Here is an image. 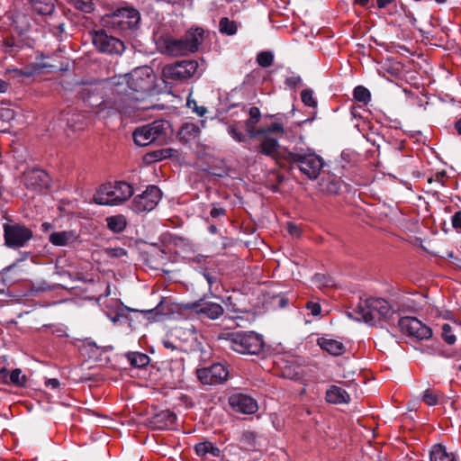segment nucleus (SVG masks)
Masks as SVG:
<instances>
[{"label": "nucleus", "mask_w": 461, "mask_h": 461, "mask_svg": "<svg viewBox=\"0 0 461 461\" xmlns=\"http://www.w3.org/2000/svg\"><path fill=\"white\" fill-rule=\"evenodd\" d=\"M302 84V78L299 76H291L286 77L285 85L290 88H295Z\"/></svg>", "instance_id": "43"}, {"label": "nucleus", "mask_w": 461, "mask_h": 461, "mask_svg": "<svg viewBox=\"0 0 461 461\" xmlns=\"http://www.w3.org/2000/svg\"><path fill=\"white\" fill-rule=\"evenodd\" d=\"M106 222L109 230L114 233L122 232L127 225V221L122 215H113L106 218Z\"/></svg>", "instance_id": "30"}, {"label": "nucleus", "mask_w": 461, "mask_h": 461, "mask_svg": "<svg viewBox=\"0 0 461 461\" xmlns=\"http://www.w3.org/2000/svg\"><path fill=\"white\" fill-rule=\"evenodd\" d=\"M319 185L321 192L329 194H336L340 190L341 181L336 176L329 175L321 178Z\"/></svg>", "instance_id": "26"}, {"label": "nucleus", "mask_w": 461, "mask_h": 461, "mask_svg": "<svg viewBox=\"0 0 461 461\" xmlns=\"http://www.w3.org/2000/svg\"><path fill=\"white\" fill-rule=\"evenodd\" d=\"M185 309L210 320H217L224 312V309L220 303L205 299H200L194 303H187Z\"/></svg>", "instance_id": "15"}, {"label": "nucleus", "mask_w": 461, "mask_h": 461, "mask_svg": "<svg viewBox=\"0 0 461 461\" xmlns=\"http://www.w3.org/2000/svg\"><path fill=\"white\" fill-rule=\"evenodd\" d=\"M287 158L296 163L300 171L309 179H316L323 167L322 158L313 152L294 149L288 152Z\"/></svg>", "instance_id": "7"}, {"label": "nucleus", "mask_w": 461, "mask_h": 461, "mask_svg": "<svg viewBox=\"0 0 461 461\" xmlns=\"http://www.w3.org/2000/svg\"><path fill=\"white\" fill-rule=\"evenodd\" d=\"M176 421V415L169 411L163 410L154 414L150 419L151 426L159 430L172 429Z\"/></svg>", "instance_id": "22"}, {"label": "nucleus", "mask_w": 461, "mask_h": 461, "mask_svg": "<svg viewBox=\"0 0 461 461\" xmlns=\"http://www.w3.org/2000/svg\"><path fill=\"white\" fill-rule=\"evenodd\" d=\"M9 88V83L0 78V94L5 93Z\"/></svg>", "instance_id": "52"}, {"label": "nucleus", "mask_w": 461, "mask_h": 461, "mask_svg": "<svg viewBox=\"0 0 461 461\" xmlns=\"http://www.w3.org/2000/svg\"><path fill=\"white\" fill-rule=\"evenodd\" d=\"M164 346H165L166 348H171V349L175 348V347L173 346V344H172L171 342H169V341H165V342H164Z\"/></svg>", "instance_id": "60"}, {"label": "nucleus", "mask_w": 461, "mask_h": 461, "mask_svg": "<svg viewBox=\"0 0 461 461\" xmlns=\"http://www.w3.org/2000/svg\"><path fill=\"white\" fill-rule=\"evenodd\" d=\"M45 385L49 388L56 390L59 387L60 383H59V379H57V378H50V379H46Z\"/></svg>", "instance_id": "48"}, {"label": "nucleus", "mask_w": 461, "mask_h": 461, "mask_svg": "<svg viewBox=\"0 0 461 461\" xmlns=\"http://www.w3.org/2000/svg\"><path fill=\"white\" fill-rule=\"evenodd\" d=\"M197 376L203 384H216V381L209 367H204L197 370Z\"/></svg>", "instance_id": "36"}, {"label": "nucleus", "mask_w": 461, "mask_h": 461, "mask_svg": "<svg viewBox=\"0 0 461 461\" xmlns=\"http://www.w3.org/2000/svg\"><path fill=\"white\" fill-rule=\"evenodd\" d=\"M354 3L365 6L368 3V0H354Z\"/></svg>", "instance_id": "58"}, {"label": "nucleus", "mask_w": 461, "mask_h": 461, "mask_svg": "<svg viewBox=\"0 0 461 461\" xmlns=\"http://www.w3.org/2000/svg\"><path fill=\"white\" fill-rule=\"evenodd\" d=\"M127 357L131 366L139 368L144 367L149 363V357L144 353L131 352L128 354Z\"/></svg>", "instance_id": "33"}, {"label": "nucleus", "mask_w": 461, "mask_h": 461, "mask_svg": "<svg viewBox=\"0 0 461 461\" xmlns=\"http://www.w3.org/2000/svg\"><path fill=\"white\" fill-rule=\"evenodd\" d=\"M109 294H110V285H107L104 296H108Z\"/></svg>", "instance_id": "63"}, {"label": "nucleus", "mask_w": 461, "mask_h": 461, "mask_svg": "<svg viewBox=\"0 0 461 461\" xmlns=\"http://www.w3.org/2000/svg\"><path fill=\"white\" fill-rule=\"evenodd\" d=\"M119 80L120 81H118L117 85L122 86L125 84L131 91L128 92L126 89H123V91H126L128 99L131 102L137 101L139 98L132 95L134 93H144L150 90L152 83V69L148 66L139 67L133 69L131 73L120 77ZM118 92L121 93L122 90H118Z\"/></svg>", "instance_id": "5"}, {"label": "nucleus", "mask_w": 461, "mask_h": 461, "mask_svg": "<svg viewBox=\"0 0 461 461\" xmlns=\"http://www.w3.org/2000/svg\"><path fill=\"white\" fill-rule=\"evenodd\" d=\"M444 177H445L444 172L438 173L435 175V176L433 178L430 179V182H438L441 185H444Z\"/></svg>", "instance_id": "50"}, {"label": "nucleus", "mask_w": 461, "mask_h": 461, "mask_svg": "<svg viewBox=\"0 0 461 461\" xmlns=\"http://www.w3.org/2000/svg\"><path fill=\"white\" fill-rule=\"evenodd\" d=\"M106 254L111 258H122L126 256L127 251L122 248H113L108 249Z\"/></svg>", "instance_id": "42"}, {"label": "nucleus", "mask_w": 461, "mask_h": 461, "mask_svg": "<svg viewBox=\"0 0 461 461\" xmlns=\"http://www.w3.org/2000/svg\"><path fill=\"white\" fill-rule=\"evenodd\" d=\"M52 228H53V225L51 223H50V222H43L41 224V230L43 231H49Z\"/></svg>", "instance_id": "55"}, {"label": "nucleus", "mask_w": 461, "mask_h": 461, "mask_svg": "<svg viewBox=\"0 0 461 461\" xmlns=\"http://www.w3.org/2000/svg\"><path fill=\"white\" fill-rule=\"evenodd\" d=\"M168 126V122L159 120L139 127L133 131L134 142L140 147L148 146L156 141L163 143L167 139Z\"/></svg>", "instance_id": "8"}, {"label": "nucleus", "mask_w": 461, "mask_h": 461, "mask_svg": "<svg viewBox=\"0 0 461 461\" xmlns=\"http://www.w3.org/2000/svg\"><path fill=\"white\" fill-rule=\"evenodd\" d=\"M430 461H456L453 452H448L441 444L434 445L429 453Z\"/></svg>", "instance_id": "27"}, {"label": "nucleus", "mask_w": 461, "mask_h": 461, "mask_svg": "<svg viewBox=\"0 0 461 461\" xmlns=\"http://www.w3.org/2000/svg\"><path fill=\"white\" fill-rule=\"evenodd\" d=\"M107 317L113 322V323H116L117 321H120L122 315L118 312H115L113 315H110L109 313H107Z\"/></svg>", "instance_id": "54"}, {"label": "nucleus", "mask_w": 461, "mask_h": 461, "mask_svg": "<svg viewBox=\"0 0 461 461\" xmlns=\"http://www.w3.org/2000/svg\"><path fill=\"white\" fill-rule=\"evenodd\" d=\"M216 230H217V228H216L214 225H211V226L209 227V231H210L211 233H215V232H216Z\"/></svg>", "instance_id": "62"}, {"label": "nucleus", "mask_w": 461, "mask_h": 461, "mask_svg": "<svg viewBox=\"0 0 461 461\" xmlns=\"http://www.w3.org/2000/svg\"><path fill=\"white\" fill-rule=\"evenodd\" d=\"M174 152L175 150L172 149L155 150L153 152L148 153L146 156V159L149 162L160 161L164 158L172 157Z\"/></svg>", "instance_id": "34"}, {"label": "nucleus", "mask_w": 461, "mask_h": 461, "mask_svg": "<svg viewBox=\"0 0 461 461\" xmlns=\"http://www.w3.org/2000/svg\"><path fill=\"white\" fill-rule=\"evenodd\" d=\"M92 40L95 47L102 53L121 55L125 50L121 40L107 34L104 30L95 32Z\"/></svg>", "instance_id": "13"}, {"label": "nucleus", "mask_w": 461, "mask_h": 461, "mask_svg": "<svg viewBox=\"0 0 461 461\" xmlns=\"http://www.w3.org/2000/svg\"><path fill=\"white\" fill-rule=\"evenodd\" d=\"M325 397L328 402L333 404L348 403L350 400L348 392L338 385L330 386L326 391Z\"/></svg>", "instance_id": "24"}, {"label": "nucleus", "mask_w": 461, "mask_h": 461, "mask_svg": "<svg viewBox=\"0 0 461 461\" xmlns=\"http://www.w3.org/2000/svg\"><path fill=\"white\" fill-rule=\"evenodd\" d=\"M441 336L444 341L447 342L448 345H453L456 340V338L452 331V327L448 323H444L442 325Z\"/></svg>", "instance_id": "39"}, {"label": "nucleus", "mask_w": 461, "mask_h": 461, "mask_svg": "<svg viewBox=\"0 0 461 461\" xmlns=\"http://www.w3.org/2000/svg\"><path fill=\"white\" fill-rule=\"evenodd\" d=\"M225 212L226 211L224 208L213 205L212 209L210 212V215L212 218H218L225 215Z\"/></svg>", "instance_id": "46"}, {"label": "nucleus", "mask_w": 461, "mask_h": 461, "mask_svg": "<svg viewBox=\"0 0 461 461\" xmlns=\"http://www.w3.org/2000/svg\"><path fill=\"white\" fill-rule=\"evenodd\" d=\"M203 35V29L189 31L182 39L171 36L161 37L158 41L160 51L166 55L178 57L194 53L198 50Z\"/></svg>", "instance_id": "3"}, {"label": "nucleus", "mask_w": 461, "mask_h": 461, "mask_svg": "<svg viewBox=\"0 0 461 461\" xmlns=\"http://www.w3.org/2000/svg\"><path fill=\"white\" fill-rule=\"evenodd\" d=\"M194 450L200 456H204L207 454H211L212 456H219L221 454V450L210 441H203L196 444L194 446Z\"/></svg>", "instance_id": "28"}, {"label": "nucleus", "mask_w": 461, "mask_h": 461, "mask_svg": "<svg viewBox=\"0 0 461 461\" xmlns=\"http://www.w3.org/2000/svg\"><path fill=\"white\" fill-rule=\"evenodd\" d=\"M49 241L56 247H70L80 242V234L76 230L54 231Z\"/></svg>", "instance_id": "20"}, {"label": "nucleus", "mask_w": 461, "mask_h": 461, "mask_svg": "<svg viewBox=\"0 0 461 461\" xmlns=\"http://www.w3.org/2000/svg\"><path fill=\"white\" fill-rule=\"evenodd\" d=\"M31 4L32 9L42 15L51 14L55 10V6L50 1L31 0Z\"/></svg>", "instance_id": "31"}, {"label": "nucleus", "mask_w": 461, "mask_h": 461, "mask_svg": "<svg viewBox=\"0 0 461 461\" xmlns=\"http://www.w3.org/2000/svg\"><path fill=\"white\" fill-rule=\"evenodd\" d=\"M438 4H444L447 0H435Z\"/></svg>", "instance_id": "64"}, {"label": "nucleus", "mask_w": 461, "mask_h": 461, "mask_svg": "<svg viewBox=\"0 0 461 461\" xmlns=\"http://www.w3.org/2000/svg\"><path fill=\"white\" fill-rule=\"evenodd\" d=\"M456 129L459 135H461V118L456 122Z\"/></svg>", "instance_id": "59"}, {"label": "nucleus", "mask_w": 461, "mask_h": 461, "mask_svg": "<svg viewBox=\"0 0 461 461\" xmlns=\"http://www.w3.org/2000/svg\"><path fill=\"white\" fill-rule=\"evenodd\" d=\"M302 102L308 107L315 108L317 106V100L313 95L312 89H303L301 93Z\"/></svg>", "instance_id": "38"}, {"label": "nucleus", "mask_w": 461, "mask_h": 461, "mask_svg": "<svg viewBox=\"0 0 461 461\" xmlns=\"http://www.w3.org/2000/svg\"><path fill=\"white\" fill-rule=\"evenodd\" d=\"M422 401L429 406H435L438 402V394L430 389L423 392Z\"/></svg>", "instance_id": "40"}, {"label": "nucleus", "mask_w": 461, "mask_h": 461, "mask_svg": "<svg viewBox=\"0 0 461 461\" xmlns=\"http://www.w3.org/2000/svg\"><path fill=\"white\" fill-rule=\"evenodd\" d=\"M196 60H182L167 65L162 68V77L166 81L185 82L198 73Z\"/></svg>", "instance_id": "9"}, {"label": "nucleus", "mask_w": 461, "mask_h": 461, "mask_svg": "<svg viewBox=\"0 0 461 461\" xmlns=\"http://www.w3.org/2000/svg\"><path fill=\"white\" fill-rule=\"evenodd\" d=\"M274 55L270 51H261L257 56V62L263 68H268L273 64Z\"/></svg>", "instance_id": "37"}, {"label": "nucleus", "mask_w": 461, "mask_h": 461, "mask_svg": "<svg viewBox=\"0 0 461 461\" xmlns=\"http://www.w3.org/2000/svg\"><path fill=\"white\" fill-rule=\"evenodd\" d=\"M255 440V436L252 433H247L243 436L241 443L243 447L233 446L229 448V460L230 461H249L248 454L249 451L257 450L256 445L252 442Z\"/></svg>", "instance_id": "19"}, {"label": "nucleus", "mask_w": 461, "mask_h": 461, "mask_svg": "<svg viewBox=\"0 0 461 461\" xmlns=\"http://www.w3.org/2000/svg\"><path fill=\"white\" fill-rule=\"evenodd\" d=\"M239 23L236 21L230 20L228 17H223L219 22V31L221 33L233 36L237 33Z\"/></svg>", "instance_id": "29"}, {"label": "nucleus", "mask_w": 461, "mask_h": 461, "mask_svg": "<svg viewBox=\"0 0 461 461\" xmlns=\"http://www.w3.org/2000/svg\"><path fill=\"white\" fill-rule=\"evenodd\" d=\"M452 227L461 232V211L456 212L451 217Z\"/></svg>", "instance_id": "44"}, {"label": "nucleus", "mask_w": 461, "mask_h": 461, "mask_svg": "<svg viewBox=\"0 0 461 461\" xmlns=\"http://www.w3.org/2000/svg\"><path fill=\"white\" fill-rule=\"evenodd\" d=\"M276 365L280 369V375L288 379H295L300 374V366L293 358L281 357L276 360Z\"/></svg>", "instance_id": "23"}, {"label": "nucleus", "mask_w": 461, "mask_h": 461, "mask_svg": "<svg viewBox=\"0 0 461 461\" xmlns=\"http://www.w3.org/2000/svg\"><path fill=\"white\" fill-rule=\"evenodd\" d=\"M3 115H5L7 118H13L14 117V112L10 109H5L3 110Z\"/></svg>", "instance_id": "57"}, {"label": "nucleus", "mask_w": 461, "mask_h": 461, "mask_svg": "<svg viewBox=\"0 0 461 461\" xmlns=\"http://www.w3.org/2000/svg\"><path fill=\"white\" fill-rule=\"evenodd\" d=\"M5 243L7 247L19 249L32 238V231L21 224H5Z\"/></svg>", "instance_id": "12"}, {"label": "nucleus", "mask_w": 461, "mask_h": 461, "mask_svg": "<svg viewBox=\"0 0 461 461\" xmlns=\"http://www.w3.org/2000/svg\"><path fill=\"white\" fill-rule=\"evenodd\" d=\"M23 182L28 188L43 191L50 187V178L44 170L35 168L24 174Z\"/></svg>", "instance_id": "18"}, {"label": "nucleus", "mask_w": 461, "mask_h": 461, "mask_svg": "<svg viewBox=\"0 0 461 461\" xmlns=\"http://www.w3.org/2000/svg\"><path fill=\"white\" fill-rule=\"evenodd\" d=\"M306 308L311 311L312 316H319L321 312V305L315 302H308Z\"/></svg>", "instance_id": "45"}, {"label": "nucleus", "mask_w": 461, "mask_h": 461, "mask_svg": "<svg viewBox=\"0 0 461 461\" xmlns=\"http://www.w3.org/2000/svg\"><path fill=\"white\" fill-rule=\"evenodd\" d=\"M133 194L132 186L123 181L102 185L94 194L93 200L100 205H117Z\"/></svg>", "instance_id": "4"}, {"label": "nucleus", "mask_w": 461, "mask_h": 461, "mask_svg": "<svg viewBox=\"0 0 461 461\" xmlns=\"http://www.w3.org/2000/svg\"><path fill=\"white\" fill-rule=\"evenodd\" d=\"M392 2L393 0H376L377 6L379 8H384Z\"/></svg>", "instance_id": "53"}, {"label": "nucleus", "mask_w": 461, "mask_h": 461, "mask_svg": "<svg viewBox=\"0 0 461 461\" xmlns=\"http://www.w3.org/2000/svg\"><path fill=\"white\" fill-rule=\"evenodd\" d=\"M7 378H9V383L14 385L23 386L26 384V376L22 374V370L19 368L14 369L10 375H8L7 369L5 366L0 367V380L5 383H8Z\"/></svg>", "instance_id": "25"}, {"label": "nucleus", "mask_w": 461, "mask_h": 461, "mask_svg": "<svg viewBox=\"0 0 461 461\" xmlns=\"http://www.w3.org/2000/svg\"><path fill=\"white\" fill-rule=\"evenodd\" d=\"M317 345L321 349L334 357L341 356L346 351L344 343L330 335H323L318 338Z\"/></svg>", "instance_id": "21"}, {"label": "nucleus", "mask_w": 461, "mask_h": 461, "mask_svg": "<svg viewBox=\"0 0 461 461\" xmlns=\"http://www.w3.org/2000/svg\"><path fill=\"white\" fill-rule=\"evenodd\" d=\"M12 71H14L16 74V76H18V77H21V76L30 77L32 75V71H31L29 69L14 68Z\"/></svg>", "instance_id": "49"}, {"label": "nucleus", "mask_w": 461, "mask_h": 461, "mask_svg": "<svg viewBox=\"0 0 461 461\" xmlns=\"http://www.w3.org/2000/svg\"><path fill=\"white\" fill-rule=\"evenodd\" d=\"M353 96L355 100L364 104H367L371 99V94L369 90L363 86H357L355 87Z\"/></svg>", "instance_id": "35"}, {"label": "nucleus", "mask_w": 461, "mask_h": 461, "mask_svg": "<svg viewBox=\"0 0 461 461\" xmlns=\"http://www.w3.org/2000/svg\"><path fill=\"white\" fill-rule=\"evenodd\" d=\"M230 348L243 355H258L264 348L262 335L254 331H236L227 338Z\"/></svg>", "instance_id": "6"}, {"label": "nucleus", "mask_w": 461, "mask_h": 461, "mask_svg": "<svg viewBox=\"0 0 461 461\" xmlns=\"http://www.w3.org/2000/svg\"><path fill=\"white\" fill-rule=\"evenodd\" d=\"M205 121L198 122H186L178 130L177 138L184 144H194L199 141L201 129L204 127Z\"/></svg>", "instance_id": "16"}, {"label": "nucleus", "mask_w": 461, "mask_h": 461, "mask_svg": "<svg viewBox=\"0 0 461 461\" xmlns=\"http://www.w3.org/2000/svg\"><path fill=\"white\" fill-rule=\"evenodd\" d=\"M162 197L160 189L156 185H149L140 194L134 197L131 208L137 213L152 211Z\"/></svg>", "instance_id": "11"}, {"label": "nucleus", "mask_w": 461, "mask_h": 461, "mask_svg": "<svg viewBox=\"0 0 461 461\" xmlns=\"http://www.w3.org/2000/svg\"><path fill=\"white\" fill-rule=\"evenodd\" d=\"M398 326L403 333L417 339H428L432 336L431 329L415 317L405 316L401 318Z\"/></svg>", "instance_id": "14"}, {"label": "nucleus", "mask_w": 461, "mask_h": 461, "mask_svg": "<svg viewBox=\"0 0 461 461\" xmlns=\"http://www.w3.org/2000/svg\"><path fill=\"white\" fill-rule=\"evenodd\" d=\"M74 5L85 13H90L94 9L93 4L91 2L84 0H74Z\"/></svg>", "instance_id": "41"}, {"label": "nucleus", "mask_w": 461, "mask_h": 461, "mask_svg": "<svg viewBox=\"0 0 461 461\" xmlns=\"http://www.w3.org/2000/svg\"><path fill=\"white\" fill-rule=\"evenodd\" d=\"M204 277L206 278L207 282L211 285L212 284V277L208 274H204Z\"/></svg>", "instance_id": "61"}, {"label": "nucleus", "mask_w": 461, "mask_h": 461, "mask_svg": "<svg viewBox=\"0 0 461 461\" xmlns=\"http://www.w3.org/2000/svg\"><path fill=\"white\" fill-rule=\"evenodd\" d=\"M140 15L135 8H120L108 16L107 23L115 30L126 32L135 28Z\"/></svg>", "instance_id": "10"}, {"label": "nucleus", "mask_w": 461, "mask_h": 461, "mask_svg": "<svg viewBox=\"0 0 461 461\" xmlns=\"http://www.w3.org/2000/svg\"><path fill=\"white\" fill-rule=\"evenodd\" d=\"M287 231L293 237H299L301 233L300 229L292 222H289L287 224Z\"/></svg>", "instance_id": "47"}, {"label": "nucleus", "mask_w": 461, "mask_h": 461, "mask_svg": "<svg viewBox=\"0 0 461 461\" xmlns=\"http://www.w3.org/2000/svg\"><path fill=\"white\" fill-rule=\"evenodd\" d=\"M347 314L355 321L376 325L383 321H389L394 314V310L385 299L370 297L360 300Z\"/></svg>", "instance_id": "2"}, {"label": "nucleus", "mask_w": 461, "mask_h": 461, "mask_svg": "<svg viewBox=\"0 0 461 461\" xmlns=\"http://www.w3.org/2000/svg\"><path fill=\"white\" fill-rule=\"evenodd\" d=\"M209 368L212 374L214 381H216L217 384H221L227 379L229 371L223 364H213L209 366Z\"/></svg>", "instance_id": "32"}, {"label": "nucleus", "mask_w": 461, "mask_h": 461, "mask_svg": "<svg viewBox=\"0 0 461 461\" xmlns=\"http://www.w3.org/2000/svg\"><path fill=\"white\" fill-rule=\"evenodd\" d=\"M276 121L271 124L257 129V125L261 119V112L258 107L252 106L248 111V118L244 121L246 134L241 132L240 122H233L228 125V134L237 142L242 143L249 139L259 138L258 151L267 157L275 158L278 153V140L286 134V129L280 122L279 114L270 115Z\"/></svg>", "instance_id": "1"}, {"label": "nucleus", "mask_w": 461, "mask_h": 461, "mask_svg": "<svg viewBox=\"0 0 461 461\" xmlns=\"http://www.w3.org/2000/svg\"><path fill=\"white\" fill-rule=\"evenodd\" d=\"M193 111L200 117L203 116L207 113L206 107L198 105H195V108H193Z\"/></svg>", "instance_id": "51"}, {"label": "nucleus", "mask_w": 461, "mask_h": 461, "mask_svg": "<svg viewBox=\"0 0 461 461\" xmlns=\"http://www.w3.org/2000/svg\"><path fill=\"white\" fill-rule=\"evenodd\" d=\"M186 104H187L188 108H190L192 110H193V108H195V105H197L196 102L191 98L187 99Z\"/></svg>", "instance_id": "56"}, {"label": "nucleus", "mask_w": 461, "mask_h": 461, "mask_svg": "<svg viewBox=\"0 0 461 461\" xmlns=\"http://www.w3.org/2000/svg\"><path fill=\"white\" fill-rule=\"evenodd\" d=\"M229 403L233 411L243 414H253L258 409L257 401L244 393H234L230 395Z\"/></svg>", "instance_id": "17"}]
</instances>
